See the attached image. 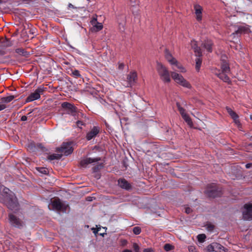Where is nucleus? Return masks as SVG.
Here are the masks:
<instances>
[{"mask_svg":"<svg viewBox=\"0 0 252 252\" xmlns=\"http://www.w3.org/2000/svg\"><path fill=\"white\" fill-rule=\"evenodd\" d=\"M137 79V73L135 71H132L129 73L126 77V82L125 86L126 87H131L135 83Z\"/></svg>","mask_w":252,"mask_h":252,"instance_id":"obj_11","label":"nucleus"},{"mask_svg":"<svg viewBox=\"0 0 252 252\" xmlns=\"http://www.w3.org/2000/svg\"><path fill=\"white\" fill-rule=\"evenodd\" d=\"M207 229L208 231H211L214 229V226L211 224H208L207 225Z\"/></svg>","mask_w":252,"mask_h":252,"instance_id":"obj_43","label":"nucleus"},{"mask_svg":"<svg viewBox=\"0 0 252 252\" xmlns=\"http://www.w3.org/2000/svg\"><path fill=\"white\" fill-rule=\"evenodd\" d=\"M15 52L20 55L25 56V57H27L28 55H29V53H28V52L26 51L23 48L16 49L15 50Z\"/></svg>","mask_w":252,"mask_h":252,"instance_id":"obj_27","label":"nucleus"},{"mask_svg":"<svg viewBox=\"0 0 252 252\" xmlns=\"http://www.w3.org/2000/svg\"><path fill=\"white\" fill-rule=\"evenodd\" d=\"M156 69L160 79L164 83L171 81L170 73L167 68L162 63L157 62Z\"/></svg>","mask_w":252,"mask_h":252,"instance_id":"obj_1","label":"nucleus"},{"mask_svg":"<svg viewBox=\"0 0 252 252\" xmlns=\"http://www.w3.org/2000/svg\"><path fill=\"white\" fill-rule=\"evenodd\" d=\"M133 248L135 252H139L140 248L138 244L134 243L133 245Z\"/></svg>","mask_w":252,"mask_h":252,"instance_id":"obj_41","label":"nucleus"},{"mask_svg":"<svg viewBox=\"0 0 252 252\" xmlns=\"http://www.w3.org/2000/svg\"><path fill=\"white\" fill-rule=\"evenodd\" d=\"M100 235H102V236L103 235V234H102L101 233H100Z\"/></svg>","mask_w":252,"mask_h":252,"instance_id":"obj_59","label":"nucleus"},{"mask_svg":"<svg viewBox=\"0 0 252 252\" xmlns=\"http://www.w3.org/2000/svg\"><path fill=\"white\" fill-rule=\"evenodd\" d=\"M1 46L2 48H6L10 46L11 42L7 39H4L1 42Z\"/></svg>","mask_w":252,"mask_h":252,"instance_id":"obj_31","label":"nucleus"},{"mask_svg":"<svg viewBox=\"0 0 252 252\" xmlns=\"http://www.w3.org/2000/svg\"><path fill=\"white\" fill-rule=\"evenodd\" d=\"M15 98L14 95H9L6 97H3L0 98V103L6 104L9 103Z\"/></svg>","mask_w":252,"mask_h":252,"instance_id":"obj_24","label":"nucleus"},{"mask_svg":"<svg viewBox=\"0 0 252 252\" xmlns=\"http://www.w3.org/2000/svg\"><path fill=\"white\" fill-rule=\"evenodd\" d=\"M182 118L190 127H192L193 123L190 118L188 114L183 116Z\"/></svg>","mask_w":252,"mask_h":252,"instance_id":"obj_28","label":"nucleus"},{"mask_svg":"<svg viewBox=\"0 0 252 252\" xmlns=\"http://www.w3.org/2000/svg\"><path fill=\"white\" fill-rule=\"evenodd\" d=\"M215 252H225L227 249L223 246L218 243H214Z\"/></svg>","mask_w":252,"mask_h":252,"instance_id":"obj_22","label":"nucleus"},{"mask_svg":"<svg viewBox=\"0 0 252 252\" xmlns=\"http://www.w3.org/2000/svg\"><path fill=\"white\" fill-rule=\"evenodd\" d=\"M100 160V158H88L83 159L80 161V165L83 167H86L89 164L97 162Z\"/></svg>","mask_w":252,"mask_h":252,"instance_id":"obj_15","label":"nucleus"},{"mask_svg":"<svg viewBox=\"0 0 252 252\" xmlns=\"http://www.w3.org/2000/svg\"><path fill=\"white\" fill-rule=\"evenodd\" d=\"M176 105L178 108V110L179 111L180 114L181 115L182 117H183L184 115H187V114L186 113V110L184 109L183 107H182L179 102L176 103Z\"/></svg>","mask_w":252,"mask_h":252,"instance_id":"obj_30","label":"nucleus"},{"mask_svg":"<svg viewBox=\"0 0 252 252\" xmlns=\"http://www.w3.org/2000/svg\"><path fill=\"white\" fill-rule=\"evenodd\" d=\"M46 88L43 87H39L33 93H31L26 99L27 102H31L37 100L40 97Z\"/></svg>","mask_w":252,"mask_h":252,"instance_id":"obj_7","label":"nucleus"},{"mask_svg":"<svg viewBox=\"0 0 252 252\" xmlns=\"http://www.w3.org/2000/svg\"><path fill=\"white\" fill-rule=\"evenodd\" d=\"M197 238L198 242L200 243H203L204 242L206 237L204 234H201L198 235Z\"/></svg>","mask_w":252,"mask_h":252,"instance_id":"obj_33","label":"nucleus"},{"mask_svg":"<svg viewBox=\"0 0 252 252\" xmlns=\"http://www.w3.org/2000/svg\"><path fill=\"white\" fill-rule=\"evenodd\" d=\"M173 65H175L177 68L180 70V71L181 72H185L186 71L185 68L181 64H180L178 61H177L176 63H173Z\"/></svg>","mask_w":252,"mask_h":252,"instance_id":"obj_32","label":"nucleus"},{"mask_svg":"<svg viewBox=\"0 0 252 252\" xmlns=\"http://www.w3.org/2000/svg\"><path fill=\"white\" fill-rule=\"evenodd\" d=\"M62 107L67 111L66 112V114L71 115L73 116H76L77 112V108L73 104L67 102H64L62 104Z\"/></svg>","mask_w":252,"mask_h":252,"instance_id":"obj_9","label":"nucleus"},{"mask_svg":"<svg viewBox=\"0 0 252 252\" xmlns=\"http://www.w3.org/2000/svg\"><path fill=\"white\" fill-rule=\"evenodd\" d=\"M188 249L189 252H196L195 247L193 246L189 247Z\"/></svg>","mask_w":252,"mask_h":252,"instance_id":"obj_44","label":"nucleus"},{"mask_svg":"<svg viewBox=\"0 0 252 252\" xmlns=\"http://www.w3.org/2000/svg\"><path fill=\"white\" fill-rule=\"evenodd\" d=\"M118 185L122 189L129 190L131 189L130 184L125 179H120L118 180Z\"/></svg>","mask_w":252,"mask_h":252,"instance_id":"obj_16","label":"nucleus"},{"mask_svg":"<svg viewBox=\"0 0 252 252\" xmlns=\"http://www.w3.org/2000/svg\"><path fill=\"white\" fill-rule=\"evenodd\" d=\"M174 247L169 244H166L164 246V249L166 252L172 250L174 249Z\"/></svg>","mask_w":252,"mask_h":252,"instance_id":"obj_35","label":"nucleus"},{"mask_svg":"<svg viewBox=\"0 0 252 252\" xmlns=\"http://www.w3.org/2000/svg\"><path fill=\"white\" fill-rule=\"evenodd\" d=\"M91 23L93 26V30L95 32L101 30L103 28V25L102 23L97 22V16L96 15L92 18V19L91 21Z\"/></svg>","mask_w":252,"mask_h":252,"instance_id":"obj_12","label":"nucleus"},{"mask_svg":"<svg viewBox=\"0 0 252 252\" xmlns=\"http://www.w3.org/2000/svg\"><path fill=\"white\" fill-rule=\"evenodd\" d=\"M71 74L73 77L76 78L81 77L80 72L78 70H72Z\"/></svg>","mask_w":252,"mask_h":252,"instance_id":"obj_34","label":"nucleus"},{"mask_svg":"<svg viewBox=\"0 0 252 252\" xmlns=\"http://www.w3.org/2000/svg\"><path fill=\"white\" fill-rule=\"evenodd\" d=\"M120 18L122 19L123 21L124 22V21H125V17H124V16H121L120 17Z\"/></svg>","mask_w":252,"mask_h":252,"instance_id":"obj_54","label":"nucleus"},{"mask_svg":"<svg viewBox=\"0 0 252 252\" xmlns=\"http://www.w3.org/2000/svg\"><path fill=\"white\" fill-rule=\"evenodd\" d=\"M144 252H153L152 249L148 248L144 250Z\"/></svg>","mask_w":252,"mask_h":252,"instance_id":"obj_49","label":"nucleus"},{"mask_svg":"<svg viewBox=\"0 0 252 252\" xmlns=\"http://www.w3.org/2000/svg\"><path fill=\"white\" fill-rule=\"evenodd\" d=\"M21 120L22 121H25L27 120V117L26 116H23L21 118Z\"/></svg>","mask_w":252,"mask_h":252,"instance_id":"obj_50","label":"nucleus"},{"mask_svg":"<svg viewBox=\"0 0 252 252\" xmlns=\"http://www.w3.org/2000/svg\"><path fill=\"white\" fill-rule=\"evenodd\" d=\"M133 232L135 235H138L141 232V228L139 226H135L133 228Z\"/></svg>","mask_w":252,"mask_h":252,"instance_id":"obj_36","label":"nucleus"},{"mask_svg":"<svg viewBox=\"0 0 252 252\" xmlns=\"http://www.w3.org/2000/svg\"><path fill=\"white\" fill-rule=\"evenodd\" d=\"M53 209L58 211L66 212L68 205L62 202L59 198H56L51 202Z\"/></svg>","mask_w":252,"mask_h":252,"instance_id":"obj_6","label":"nucleus"},{"mask_svg":"<svg viewBox=\"0 0 252 252\" xmlns=\"http://www.w3.org/2000/svg\"><path fill=\"white\" fill-rule=\"evenodd\" d=\"M206 251L207 252H215L214 243H213L212 244H211L210 245H209L206 247Z\"/></svg>","mask_w":252,"mask_h":252,"instance_id":"obj_37","label":"nucleus"},{"mask_svg":"<svg viewBox=\"0 0 252 252\" xmlns=\"http://www.w3.org/2000/svg\"><path fill=\"white\" fill-rule=\"evenodd\" d=\"M171 76L173 79L181 86L189 89L191 88V86L190 83L182 75L175 71H172L171 72Z\"/></svg>","mask_w":252,"mask_h":252,"instance_id":"obj_4","label":"nucleus"},{"mask_svg":"<svg viewBox=\"0 0 252 252\" xmlns=\"http://www.w3.org/2000/svg\"><path fill=\"white\" fill-rule=\"evenodd\" d=\"M220 66L222 72L224 73H229L230 72V68L227 62L220 63Z\"/></svg>","mask_w":252,"mask_h":252,"instance_id":"obj_25","label":"nucleus"},{"mask_svg":"<svg viewBox=\"0 0 252 252\" xmlns=\"http://www.w3.org/2000/svg\"><path fill=\"white\" fill-rule=\"evenodd\" d=\"M2 188L3 189V191L4 193H5L6 194L5 196H6L7 195H9L10 194L9 193H8V192L10 191V190L8 188L0 186V190L2 189Z\"/></svg>","mask_w":252,"mask_h":252,"instance_id":"obj_39","label":"nucleus"},{"mask_svg":"<svg viewBox=\"0 0 252 252\" xmlns=\"http://www.w3.org/2000/svg\"><path fill=\"white\" fill-rule=\"evenodd\" d=\"M250 119H251V120L252 121V115H251L250 116Z\"/></svg>","mask_w":252,"mask_h":252,"instance_id":"obj_56","label":"nucleus"},{"mask_svg":"<svg viewBox=\"0 0 252 252\" xmlns=\"http://www.w3.org/2000/svg\"><path fill=\"white\" fill-rule=\"evenodd\" d=\"M243 218L244 220H252V204H246L244 206L243 211Z\"/></svg>","mask_w":252,"mask_h":252,"instance_id":"obj_10","label":"nucleus"},{"mask_svg":"<svg viewBox=\"0 0 252 252\" xmlns=\"http://www.w3.org/2000/svg\"><path fill=\"white\" fill-rule=\"evenodd\" d=\"M99 229H100V228H97L96 230H94V231H93V232H94V233H98V232L99 231Z\"/></svg>","mask_w":252,"mask_h":252,"instance_id":"obj_52","label":"nucleus"},{"mask_svg":"<svg viewBox=\"0 0 252 252\" xmlns=\"http://www.w3.org/2000/svg\"><path fill=\"white\" fill-rule=\"evenodd\" d=\"M118 22L119 23L120 26H122V28L124 29V24L123 23L119 22V18H118ZM120 28L121 29V27H120Z\"/></svg>","mask_w":252,"mask_h":252,"instance_id":"obj_48","label":"nucleus"},{"mask_svg":"<svg viewBox=\"0 0 252 252\" xmlns=\"http://www.w3.org/2000/svg\"><path fill=\"white\" fill-rule=\"evenodd\" d=\"M191 211V209L189 207H187L185 209V212L187 214L190 213Z\"/></svg>","mask_w":252,"mask_h":252,"instance_id":"obj_47","label":"nucleus"},{"mask_svg":"<svg viewBox=\"0 0 252 252\" xmlns=\"http://www.w3.org/2000/svg\"><path fill=\"white\" fill-rule=\"evenodd\" d=\"M194 9L195 10V13L196 15V19L198 21H200L202 20V8L201 6L198 4H195L194 5Z\"/></svg>","mask_w":252,"mask_h":252,"instance_id":"obj_17","label":"nucleus"},{"mask_svg":"<svg viewBox=\"0 0 252 252\" xmlns=\"http://www.w3.org/2000/svg\"><path fill=\"white\" fill-rule=\"evenodd\" d=\"M191 46L194 49V52L196 56H201L202 53L200 47H198L196 44V42L194 40L191 41Z\"/></svg>","mask_w":252,"mask_h":252,"instance_id":"obj_20","label":"nucleus"},{"mask_svg":"<svg viewBox=\"0 0 252 252\" xmlns=\"http://www.w3.org/2000/svg\"><path fill=\"white\" fill-rule=\"evenodd\" d=\"M228 73H224L222 72L221 73H220L218 74V76L224 82L226 83H229L230 82V80L229 77L226 74Z\"/></svg>","mask_w":252,"mask_h":252,"instance_id":"obj_23","label":"nucleus"},{"mask_svg":"<svg viewBox=\"0 0 252 252\" xmlns=\"http://www.w3.org/2000/svg\"><path fill=\"white\" fill-rule=\"evenodd\" d=\"M202 46L207 50L208 52H212L213 42L211 40L208 39L205 40L202 44Z\"/></svg>","mask_w":252,"mask_h":252,"instance_id":"obj_21","label":"nucleus"},{"mask_svg":"<svg viewBox=\"0 0 252 252\" xmlns=\"http://www.w3.org/2000/svg\"><path fill=\"white\" fill-rule=\"evenodd\" d=\"M8 220L9 224L12 227L22 229L25 225L24 221L13 213H10L8 214Z\"/></svg>","mask_w":252,"mask_h":252,"instance_id":"obj_3","label":"nucleus"},{"mask_svg":"<svg viewBox=\"0 0 252 252\" xmlns=\"http://www.w3.org/2000/svg\"><path fill=\"white\" fill-rule=\"evenodd\" d=\"M62 155H63L62 154H54L49 156L48 157V159L50 160H54V159H58L62 158Z\"/></svg>","mask_w":252,"mask_h":252,"instance_id":"obj_29","label":"nucleus"},{"mask_svg":"<svg viewBox=\"0 0 252 252\" xmlns=\"http://www.w3.org/2000/svg\"><path fill=\"white\" fill-rule=\"evenodd\" d=\"M100 128L98 126H94L93 128L87 134L86 139L88 140H91L94 138L99 132Z\"/></svg>","mask_w":252,"mask_h":252,"instance_id":"obj_14","label":"nucleus"},{"mask_svg":"<svg viewBox=\"0 0 252 252\" xmlns=\"http://www.w3.org/2000/svg\"><path fill=\"white\" fill-rule=\"evenodd\" d=\"M205 193L210 197H216L219 196L221 194V191L214 184L208 185Z\"/></svg>","mask_w":252,"mask_h":252,"instance_id":"obj_5","label":"nucleus"},{"mask_svg":"<svg viewBox=\"0 0 252 252\" xmlns=\"http://www.w3.org/2000/svg\"><path fill=\"white\" fill-rule=\"evenodd\" d=\"M68 7H69V8H74V6L71 3H69Z\"/></svg>","mask_w":252,"mask_h":252,"instance_id":"obj_51","label":"nucleus"},{"mask_svg":"<svg viewBox=\"0 0 252 252\" xmlns=\"http://www.w3.org/2000/svg\"><path fill=\"white\" fill-rule=\"evenodd\" d=\"M246 166L247 168H249L250 167V166H249V164H246Z\"/></svg>","mask_w":252,"mask_h":252,"instance_id":"obj_55","label":"nucleus"},{"mask_svg":"<svg viewBox=\"0 0 252 252\" xmlns=\"http://www.w3.org/2000/svg\"><path fill=\"white\" fill-rule=\"evenodd\" d=\"M220 63H223V62H227V57L224 55H221L220 58Z\"/></svg>","mask_w":252,"mask_h":252,"instance_id":"obj_42","label":"nucleus"},{"mask_svg":"<svg viewBox=\"0 0 252 252\" xmlns=\"http://www.w3.org/2000/svg\"><path fill=\"white\" fill-rule=\"evenodd\" d=\"M250 31V29L247 26H241L238 28V29L235 31L233 34H242V33H247L249 32Z\"/></svg>","mask_w":252,"mask_h":252,"instance_id":"obj_18","label":"nucleus"},{"mask_svg":"<svg viewBox=\"0 0 252 252\" xmlns=\"http://www.w3.org/2000/svg\"><path fill=\"white\" fill-rule=\"evenodd\" d=\"M4 203L8 209L11 211H18L19 209L17 198L13 194H9L4 197Z\"/></svg>","mask_w":252,"mask_h":252,"instance_id":"obj_2","label":"nucleus"},{"mask_svg":"<svg viewBox=\"0 0 252 252\" xmlns=\"http://www.w3.org/2000/svg\"><path fill=\"white\" fill-rule=\"evenodd\" d=\"M84 125L85 124L81 121H78L76 122V126L80 129L82 128V126Z\"/></svg>","mask_w":252,"mask_h":252,"instance_id":"obj_40","label":"nucleus"},{"mask_svg":"<svg viewBox=\"0 0 252 252\" xmlns=\"http://www.w3.org/2000/svg\"><path fill=\"white\" fill-rule=\"evenodd\" d=\"M197 57L195 59V68L197 71H199L202 63V59L201 58V56Z\"/></svg>","mask_w":252,"mask_h":252,"instance_id":"obj_26","label":"nucleus"},{"mask_svg":"<svg viewBox=\"0 0 252 252\" xmlns=\"http://www.w3.org/2000/svg\"><path fill=\"white\" fill-rule=\"evenodd\" d=\"M118 69L120 70H123L124 68L125 65L123 63H118Z\"/></svg>","mask_w":252,"mask_h":252,"instance_id":"obj_45","label":"nucleus"},{"mask_svg":"<svg viewBox=\"0 0 252 252\" xmlns=\"http://www.w3.org/2000/svg\"><path fill=\"white\" fill-rule=\"evenodd\" d=\"M226 109L227 110V113L233 119L235 124L238 127H239L241 126V123L239 120L238 115L234 111H233L230 108L228 107H226Z\"/></svg>","mask_w":252,"mask_h":252,"instance_id":"obj_13","label":"nucleus"},{"mask_svg":"<svg viewBox=\"0 0 252 252\" xmlns=\"http://www.w3.org/2000/svg\"><path fill=\"white\" fill-rule=\"evenodd\" d=\"M37 170L40 173L47 174V169L44 167H38L37 168Z\"/></svg>","mask_w":252,"mask_h":252,"instance_id":"obj_38","label":"nucleus"},{"mask_svg":"<svg viewBox=\"0 0 252 252\" xmlns=\"http://www.w3.org/2000/svg\"><path fill=\"white\" fill-rule=\"evenodd\" d=\"M172 68H173V70L175 69L174 67H173Z\"/></svg>","mask_w":252,"mask_h":252,"instance_id":"obj_58","label":"nucleus"},{"mask_svg":"<svg viewBox=\"0 0 252 252\" xmlns=\"http://www.w3.org/2000/svg\"><path fill=\"white\" fill-rule=\"evenodd\" d=\"M165 57L171 64L177 63V60L172 56L169 51L167 50H166L165 51Z\"/></svg>","mask_w":252,"mask_h":252,"instance_id":"obj_19","label":"nucleus"},{"mask_svg":"<svg viewBox=\"0 0 252 252\" xmlns=\"http://www.w3.org/2000/svg\"><path fill=\"white\" fill-rule=\"evenodd\" d=\"M123 252H132L131 250H125Z\"/></svg>","mask_w":252,"mask_h":252,"instance_id":"obj_53","label":"nucleus"},{"mask_svg":"<svg viewBox=\"0 0 252 252\" xmlns=\"http://www.w3.org/2000/svg\"><path fill=\"white\" fill-rule=\"evenodd\" d=\"M6 108V106L5 104H3L0 102V111L3 110Z\"/></svg>","mask_w":252,"mask_h":252,"instance_id":"obj_46","label":"nucleus"},{"mask_svg":"<svg viewBox=\"0 0 252 252\" xmlns=\"http://www.w3.org/2000/svg\"><path fill=\"white\" fill-rule=\"evenodd\" d=\"M2 2V0H0V3H1Z\"/></svg>","mask_w":252,"mask_h":252,"instance_id":"obj_57","label":"nucleus"},{"mask_svg":"<svg viewBox=\"0 0 252 252\" xmlns=\"http://www.w3.org/2000/svg\"><path fill=\"white\" fill-rule=\"evenodd\" d=\"M73 151L72 142L63 143L62 146L57 149V152L63 153L65 156L71 154Z\"/></svg>","mask_w":252,"mask_h":252,"instance_id":"obj_8","label":"nucleus"}]
</instances>
